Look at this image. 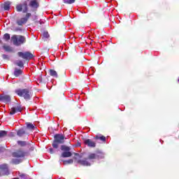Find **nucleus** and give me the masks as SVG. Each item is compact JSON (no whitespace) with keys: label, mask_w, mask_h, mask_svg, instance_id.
<instances>
[{"label":"nucleus","mask_w":179,"mask_h":179,"mask_svg":"<svg viewBox=\"0 0 179 179\" xmlns=\"http://www.w3.org/2000/svg\"><path fill=\"white\" fill-rule=\"evenodd\" d=\"M17 55L20 58H22V59H25V61H29V59H31L34 57L33 53L30 52H18Z\"/></svg>","instance_id":"nucleus-6"},{"label":"nucleus","mask_w":179,"mask_h":179,"mask_svg":"<svg viewBox=\"0 0 179 179\" xmlns=\"http://www.w3.org/2000/svg\"><path fill=\"white\" fill-rule=\"evenodd\" d=\"M17 143L21 148H24V146H26L27 145V143L26 141H18Z\"/></svg>","instance_id":"nucleus-26"},{"label":"nucleus","mask_w":179,"mask_h":179,"mask_svg":"<svg viewBox=\"0 0 179 179\" xmlns=\"http://www.w3.org/2000/svg\"><path fill=\"white\" fill-rule=\"evenodd\" d=\"M61 150L63 152H70L71 148L68 147L67 145H63L61 146Z\"/></svg>","instance_id":"nucleus-23"},{"label":"nucleus","mask_w":179,"mask_h":179,"mask_svg":"<svg viewBox=\"0 0 179 179\" xmlns=\"http://www.w3.org/2000/svg\"><path fill=\"white\" fill-rule=\"evenodd\" d=\"M3 38L6 40V41H9V40H10V35L9 34H5Z\"/></svg>","instance_id":"nucleus-29"},{"label":"nucleus","mask_w":179,"mask_h":179,"mask_svg":"<svg viewBox=\"0 0 179 179\" xmlns=\"http://www.w3.org/2000/svg\"><path fill=\"white\" fill-rule=\"evenodd\" d=\"M103 156L104 154H103V152L98 150L95 153H90L87 158L77 160V163L81 166H90V162L88 160H99V159H103Z\"/></svg>","instance_id":"nucleus-2"},{"label":"nucleus","mask_w":179,"mask_h":179,"mask_svg":"<svg viewBox=\"0 0 179 179\" xmlns=\"http://www.w3.org/2000/svg\"><path fill=\"white\" fill-rule=\"evenodd\" d=\"M3 50H5V51H6V52H13V49L12 48V47H10L9 45H3Z\"/></svg>","instance_id":"nucleus-21"},{"label":"nucleus","mask_w":179,"mask_h":179,"mask_svg":"<svg viewBox=\"0 0 179 179\" xmlns=\"http://www.w3.org/2000/svg\"><path fill=\"white\" fill-rule=\"evenodd\" d=\"M65 143V136L63 134H57L54 136V141L52 143L54 149H58L59 145Z\"/></svg>","instance_id":"nucleus-4"},{"label":"nucleus","mask_w":179,"mask_h":179,"mask_svg":"<svg viewBox=\"0 0 179 179\" xmlns=\"http://www.w3.org/2000/svg\"><path fill=\"white\" fill-rule=\"evenodd\" d=\"M75 156H79L78 153H75Z\"/></svg>","instance_id":"nucleus-33"},{"label":"nucleus","mask_w":179,"mask_h":179,"mask_svg":"<svg viewBox=\"0 0 179 179\" xmlns=\"http://www.w3.org/2000/svg\"><path fill=\"white\" fill-rule=\"evenodd\" d=\"M24 134H26V130L24 129H20L17 131V135L18 136H22V135H24Z\"/></svg>","instance_id":"nucleus-22"},{"label":"nucleus","mask_w":179,"mask_h":179,"mask_svg":"<svg viewBox=\"0 0 179 179\" xmlns=\"http://www.w3.org/2000/svg\"><path fill=\"white\" fill-rule=\"evenodd\" d=\"M0 101L3 103H10V95H0Z\"/></svg>","instance_id":"nucleus-12"},{"label":"nucleus","mask_w":179,"mask_h":179,"mask_svg":"<svg viewBox=\"0 0 179 179\" xmlns=\"http://www.w3.org/2000/svg\"><path fill=\"white\" fill-rule=\"evenodd\" d=\"M22 111H23L22 106L20 105H16L10 109L9 114L10 115H13L16 114V113H22Z\"/></svg>","instance_id":"nucleus-9"},{"label":"nucleus","mask_w":179,"mask_h":179,"mask_svg":"<svg viewBox=\"0 0 179 179\" xmlns=\"http://www.w3.org/2000/svg\"><path fill=\"white\" fill-rule=\"evenodd\" d=\"M10 5H11L10 1L5 2L3 4V9H4V10H9V9H10Z\"/></svg>","instance_id":"nucleus-16"},{"label":"nucleus","mask_w":179,"mask_h":179,"mask_svg":"<svg viewBox=\"0 0 179 179\" xmlns=\"http://www.w3.org/2000/svg\"><path fill=\"white\" fill-rule=\"evenodd\" d=\"M49 75L53 78H58V73L54 69L49 70Z\"/></svg>","instance_id":"nucleus-18"},{"label":"nucleus","mask_w":179,"mask_h":179,"mask_svg":"<svg viewBox=\"0 0 179 179\" xmlns=\"http://www.w3.org/2000/svg\"><path fill=\"white\" fill-rule=\"evenodd\" d=\"M23 160L22 159L13 158L11 159L12 164H20Z\"/></svg>","instance_id":"nucleus-17"},{"label":"nucleus","mask_w":179,"mask_h":179,"mask_svg":"<svg viewBox=\"0 0 179 179\" xmlns=\"http://www.w3.org/2000/svg\"><path fill=\"white\" fill-rule=\"evenodd\" d=\"M15 31H22V29L17 28V29H15Z\"/></svg>","instance_id":"nucleus-32"},{"label":"nucleus","mask_w":179,"mask_h":179,"mask_svg":"<svg viewBox=\"0 0 179 179\" xmlns=\"http://www.w3.org/2000/svg\"><path fill=\"white\" fill-rule=\"evenodd\" d=\"M62 96H64V94H62Z\"/></svg>","instance_id":"nucleus-36"},{"label":"nucleus","mask_w":179,"mask_h":179,"mask_svg":"<svg viewBox=\"0 0 179 179\" xmlns=\"http://www.w3.org/2000/svg\"><path fill=\"white\" fill-rule=\"evenodd\" d=\"M73 163V159H69L63 161V164L66 166V164H72Z\"/></svg>","instance_id":"nucleus-28"},{"label":"nucleus","mask_w":179,"mask_h":179,"mask_svg":"<svg viewBox=\"0 0 179 179\" xmlns=\"http://www.w3.org/2000/svg\"><path fill=\"white\" fill-rule=\"evenodd\" d=\"M27 155V152H24L22 150H17L12 153L13 157H15L17 159H22V157H24Z\"/></svg>","instance_id":"nucleus-8"},{"label":"nucleus","mask_w":179,"mask_h":179,"mask_svg":"<svg viewBox=\"0 0 179 179\" xmlns=\"http://www.w3.org/2000/svg\"><path fill=\"white\" fill-rule=\"evenodd\" d=\"M27 129H29V131H34V129H36V126L30 122H28L27 123Z\"/></svg>","instance_id":"nucleus-19"},{"label":"nucleus","mask_w":179,"mask_h":179,"mask_svg":"<svg viewBox=\"0 0 179 179\" xmlns=\"http://www.w3.org/2000/svg\"><path fill=\"white\" fill-rule=\"evenodd\" d=\"M8 135V131L5 130H0V138H5Z\"/></svg>","instance_id":"nucleus-24"},{"label":"nucleus","mask_w":179,"mask_h":179,"mask_svg":"<svg viewBox=\"0 0 179 179\" xmlns=\"http://www.w3.org/2000/svg\"><path fill=\"white\" fill-rule=\"evenodd\" d=\"M76 160V157L74 158Z\"/></svg>","instance_id":"nucleus-37"},{"label":"nucleus","mask_w":179,"mask_h":179,"mask_svg":"<svg viewBox=\"0 0 179 179\" xmlns=\"http://www.w3.org/2000/svg\"><path fill=\"white\" fill-rule=\"evenodd\" d=\"M17 12H22V13H26L24 17H21L20 19L16 21V23L18 26H23V24H26L29 21V19L31 17V13H27L29 12V5L27 4V1H24L22 3L17 4L15 7Z\"/></svg>","instance_id":"nucleus-1"},{"label":"nucleus","mask_w":179,"mask_h":179,"mask_svg":"<svg viewBox=\"0 0 179 179\" xmlns=\"http://www.w3.org/2000/svg\"><path fill=\"white\" fill-rule=\"evenodd\" d=\"M11 41L14 45L19 47V45H22V44L26 43V37L22 35H13L11 36Z\"/></svg>","instance_id":"nucleus-5"},{"label":"nucleus","mask_w":179,"mask_h":179,"mask_svg":"<svg viewBox=\"0 0 179 179\" xmlns=\"http://www.w3.org/2000/svg\"><path fill=\"white\" fill-rule=\"evenodd\" d=\"M72 152L69 151H65L62 153V157H71Z\"/></svg>","instance_id":"nucleus-20"},{"label":"nucleus","mask_w":179,"mask_h":179,"mask_svg":"<svg viewBox=\"0 0 179 179\" xmlns=\"http://www.w3.org/2000/svg\"><path fill=\"white\" fill-rule=\"evenodd\" d=\"M1 41L0 40V44H1Z\"/></svg>","instance_id":"nucleus-35"},{"label":"nucleus","mask_w":179,"mask_h":179,"mask_svg":"<svg viewBox=\"0 0 179 179\" xmlns=\"http://www.w3.org/2000/svg\"><path fill=\"white\" fill-rule=\"evenodd\" d=\"M17 66H20V68H24V64H23V62L22 60H19L17 62L15 63Z\"/></svg>","instance_id":"nucleus-27"},{"label":"nucleus","mask_w":179,"mask_h":179,"mask_svg":"<svg viewBox=\"0 0 179 179\" xmlns=\"http://www.w3.org/2000/svg\"><path fill=\"white\" fill-rule=\"evenodd\" d=\"M29 6L31 8V12H36L40 4L37 2V0H31Z\"/></svg>","instance_id":"nucleus-10"},{"label":"nucleus","mask_w":179,"mask_h":179,"mask_svg":"<svg viewBox=\"0 0 179 179\" xmlns=\"http://www.w3.org/2000/svg\"><path fill=\"white\" fill-rule=\"evenodd\" d=\"M48 38H50V34H48V31H43V33L42 34L43 41H47V40H48Z\"/></svg>","instance_id":"nucleus-14"},{"label":"nucleus","mask_w":179,"mask_h":179,"mask_svg":"<svg viewBox=\"0 0 179 179\" xmlns=\"http://www.w3.org/2000/svg\"><path fill=\"white\" fill-rule=\"evenodd\" d=\"M9 167L6 164H0V177L2 176H9Z\"/></svg>","instance_id":"nucleus-7"},{"label":"nucleus","mask_w":179,"mask_h":179,"mask_svg":"<svg viewBox=\"0 0 179 179\" xmlns=\"http://www.w3.org/2000/svg\"><path fill=\"white\" fill-rule=\"evenodd\" d=\"M94 139H96V141H101V142H103V143H106V136H103V135H96L94 137Z\"/></svg>","instance_id":"nucleus-13"},{"label":"nucleus","mask_w":179,"mask_h":179,"mask_svg":"<svg viewBox=\"0 0 179 179\" xmlns=\"http://www.w3.org/2000/svg\"><path fill=\"white\" fill-rule=\"evenodd\" d=\"M82 157V156H80V158Z\"/></svg>","instance_id":"nucleus-38"},{"label":"nucleus","mask_w":179,"mask_h":179,"mask_svg":"<svg viewBox=\"0 0 179 179\" xmlns=\"http://www.w3.org/2000/svg\"><path fill=\"white\" fill-rule=\"evenodd\" d=\"M2 57L4 59H6V58H8V55H3Z\"/></svg>","instance_id":"nucleus-31"},{"label":"nucleus","mask_w":179,"mask_h":179,"mask_svg":"<svg viewBox=\"0 0 179 179\" xmlns=\"http://www.w3.org/2000/svg\"><path fill=\"white\" fill-rule=\"evenodd\" d=\"M78 146H80V143H78Z\"/></svg>","instance_id":"nucleus-34"},{"label":"nucleus","mask_w":179,"mask_h":179,"mask_svg":"<svg viewBox=\"0 0 179 179\" xmlns=\"http://www.w3.org/2000/svg\"><path fill=\"white\" fill-rule=\"evenodd\" d=\"M63 2L67 5H72V3L76 2V0H63Z\"/></svg>","instance_id":"nucleus-25"},{"label":"nucleus","mask_w":179,"mask_h":179,"mask_svg":"<svg viewBox=\"0 0 179 179\" xmlns=\"http://www.w3.org/2000/svg\"><path fill=\"white\" fill-rule=\"evenodd\" d=\"M85 145L88 146V148H96V142L90 138H85L83 140Z\"/></svg>","instance_id":"nucleus-11"},{"label":"nucleus","mask_w":179,"mask_h":179,"mask_svg":"<svg viewBox=\"0 0 179 179\" xmlns=\"http://www.w3.org/2000/svg\"><path fill=\"white\" fill-rule=\"evenodd\" d=\"M49 151H50V153H51V155H52V153H54V149H52V148H50Z\"/></svg>","instance_id":"nucleus-30"},{"label":"nucleus","mask_w":179,"mask_h":179,"mask_svg":"<svg viewBox=\"0 0 179 179\" xmlns=\"http://www.w3.org/2000/svg\"><path fill=\"white\" fill-rule=\"evenodd\" d=\"M178 82H179V78H178Z\"/></svg>","instance_id":"nucleus-39"},{"label":"nucleus","mask_w":179,"mask_h":179,"mask_svg":"<svg viewBox=\"0 0 179 179\" xmlns=\"http://www.w3.org/2000/svg\"><path fill=\"white\" fill-rule=\"evenodd\" d=\"M15 93L20 97H23L27 101L30 100L33 96L31 90L29 88L17 89L15 90Z\"/></svg>","instance_id":"nucleus-3"},{"label":"nucleus","mask_w":179,"mask_h":179,"mask_svg":"<svg viewBox=\"0 0 179 179\" xmlns=\"http://www.w3.org/2000/svg\"><path fill=\"white\" fill-rule=\"evenodd\" d=\"M13 73L15 78H19V76L23 73V71L19 69H15Z\"/></svg>","instance_id":"nucleus-15"}]
</instances>
